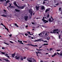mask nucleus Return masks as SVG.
<instances>
[{"instance_id":"20","label":"nucleus","mask_w":62,"mask_h":62,"mask_svg":"<svg viewBox=\"0 0 62 62\" xmlns=\"http://www.w3.org/2000/svg\"><path fill=\"white\" fill-rule=\"evenodd\" d=\"M60 55L62 56V51H61L60 54Z\"/></svg>"},{"instance_id":"38","label":"nucleus","mask_w":62,"mask_h":62,"mask_svg":"<svg viewBox=\"0 0 62 62\" xmlns=\"http://www.w3.org/2000/svg\"><path fill=\"white\" fill-rule=\"evenodd\" d=\"M7 56V57H8L9 58H10V57H9V56L8 55L7 56Z\"/></svg>"},{"instance_id":"64","label":"nucleus","mask_w":62,"mask_h":62,"mask_svg":"<svg viewBox=\"0 0 62 62\" xmlns=\"http://www.w3.org/2000/svg\"><path fill=\"white\" fill-rule=\"evenodd\" d=\"M60 3L61 4H62V2H61V1L60 2Z\"/></svg>"},{"instance_id":"7","label":"nucleus","mask_w":62,"mask_h":62,"mask_svg":"<svg viewBox=\"0 0 62 62\" xmlns=\"http://www.w3.org/2000/svg\"><path fill=\"white\" fill-rule=\"evenodd\" d=\"M41 39H38L37 40H35V42H36L37 41H43V40H41Z\"/></svg>"},{"instance_id":"34","label":"nucleus","mask_w":62,"mask_h":62,"mask_svg":"<svg viewBox=\"0 0 62 62\" xmlns=\"http://www.w3.org/2000/svg\"><path fill=\"white\" fill-rule=\"evenodd\" d=\"M6 2H5V3H4L3 4V5H4V6H6Z\"/></svg>"},{"instance_id":"43","label":"nucleus","mask_w":62,"mask_h":62,"mask_svg":"<svg viewBox=\"0 0 62 62\" xmlns=\"http://www.w3.org/2000/svg\"><path fill=\"white\" fill-rule=\"evenodd\" d=\"M5 55L7 56H8V54H5Z\"/></svg>"},{"instance_id":"2","label":"nucleus","mask_w":62,"mask_h":62,"mask_svg":"<svg viewBox=\"0 0 62 62\" xmlns=\"http://www.w3.org/2000/svg\"><path fill=\"white\" fill-rule=\"evenodd\" d=\"M15 59L18 60H19L20 58L21 60H22V61H23V57L21 56H19L18 57L17 56H16L15 57Z\"/></svg>"},{"instance_id":"13","label":"nucleus","mask_w":62,"mask_h":62,"mask_svg":"<svg viewBox=\"0 0 62 62\" xmlns=\"http://www.w3.org/2000/svg\"><path fill=\"white\" fill-rule=\"evenodd\" d=\"M48 11H50V10H49V9H47L45 11V12H47Z\"/></svg>"},{"instance_id":"31","label":"nucleus","mask_w":62,"mask_h":62,"mask_svg":"<svg viewBox=\"0 0 62 62\" xmlns=\"http://www.w3.org/2000/svg\"><path fill=\"white\" fill-rule=\"evenodd\" d=\"M2 16H4V17H7V16L6 15H2Z\"/></svg>"},{"instance_id":"36","label":"nucleus","mask_w":62,"mask_h":62,"mask_svg":"<svg viewBox=\"0 0 62 62\" xmlns=\"http://www.w3.org/2000/svg\"><path fill=\"white\" fill-rule=\"evenodd\" d=\"M45 0H44V1L43 2V4H45Z\"/></svg>"},{"instance_id":"61","label":"nucleus","mask_w":62,"mask_h":62,"mask_svg":"<svg viewBox=\"0 0 62 62\" xmlns=\"http://www.w3.org/2000/svg\"><path fill=\"white\" fill-rule=\"evenodd\" d=\"M49 54V53H46V54Z\"/></svg>"},{"instance_id":"47","label":"nucleus","mask_w":62,"mask_h":62,"mask_svg":"<svg viewBox=\"0 0 62 62\" xmlns=\"http://www.w3.org/2000/svg\"><path fill=\"white\" fill-rule=\"evenodd\" d=\"M25 35L26 36H27V34L26 33H25Z\"/></svg>"},{"instance_id":"21","label":"nucleus","mask_w":62,"mask_h":62,"mask_svg":"<svg viewBox=\"0 0 62 62\" xmlns=\"http://www.w3.org/2000/svg\"><path fill=\"white\" fill-rule=\"evenodd\" d=\"M45 35L46 37H47V35H48V32H46V33L45 34Z\"/></svg>"},{"instance_id":"39","label":"nucleus","mask_w":62,"mask_h":62,"mask_svg":"<svg viewBox=\"0 0 62 62\" xmlns=\"http://www.w3.org/2000/svg\"><path fill=\"white\" fill-rule=\"evenodd\" d=\"M61 51V50H56V51H57V52H58L59 51Z\"/></svg>"},{"instance_id":"19","label":"nucleus","mask_w":62,"mask_h":62,"mask_svg":"<svg viewBox=\"0 0 62 62\" xmlns=\"http://www.w3.org/2000/svg\"><path fill=\"white\" fill-rule=\"evenodd\" d=\"M39 36L40 37H42V34L41 33H40L39 34Z\"/></svg>"},{"instance_id":"9","label":"nucleus","mask_w":62,"mask_h":62,"mask_svg":"<svg viewBox=\"0 0 62 62\" xmlns=\"http://www.w3.org/2000/svg\"><path fill=\"white\" fill-rule=\"evenodd\" d=\"M14 4L16 6V7H18L19 6L17 5V4H16V1H14Z\"/></svg>"},{"instance_id":"42","label":"nucleus","mask_w":62,"mask_h":62,"mask_svg":"<svg viewBox=\"0 0 62 62\" xmlns=\"http://www.w3.org/2000/svg\"><path fill=\"white\" fill-rule=\"evenodd\" d=\"M45 44V45H48V44L47 43V44Z\"/></svg>"},{"instance_id":"27","label":"nucleus","mask_w":62,"mask_h":62,"mask_svg":"<svg viewBox=\"0 0 62 62\" xmlns=\"http://www.w3.org/2000/svg\"><path fill=\"white\" fill-rule=\"evenodd\" d=\"M14 24L15 26H17V27H18V25H17V24L16 23L15 24L14 23Z\"/></svg>"},{"instance_id":"49","label":"nucleus","mask_w":62,"mask_h":62,"mask_svg":"<svg viewBox=\"0 0 62 62\" xmlns=\"http://www.w3.org/2000/svg\"><path fill=\"white\" fill-rule=\"evenodd\" d=\"M10 42L11 43H13V42L11 41H10Z\"/></svg>"},{"instance_id":"45","label":"nucleus","mask_w":62,"mask_h":62,"mask_svg":"<svg viewBox=\"0 0 62 62\" xmlns=\"http://www.w3.org/2000/svg\"><path fill=\"white\" fill-rule=\"evenodd\" d=\"M61 8H60L59 9V11H61Z\"/></svg>"},{"instance_id":"6","label":"nucleus","mask_w":62,"mask_h":62,"mask_svg":"<svg viewBox=\"0 0 62 62\" xmlns=\"http://www.w3.org/2000/svg\"><path fill=\"white\" fill-rule=\"evenodd\" d=\"M29 12L30 14L31 15H32V13H33V12L32 11V10H31L30 9V10H29Z\"/></svg>"},{"instance_id":"58","label":"nucleus","mask_w":62,"mask_h":62,"mask_svg":"<svg viewBox=\"0 0 62 62\" xmlns=\"http://www.w3.org/2000/svg\"><path fill=\"white\" fill-rule=\"evenodd\" d=\"M23 42H25V43H26L27 42V41H23Z\"/></svg>"},{"instance_id":"56","label":"nucleus","mask_w":62,"mask_h":62,"mask_svg":"<svg viewBox=\"0 0 62 62\" xmlns=\"http://www.w3.org/2000/svg\"><path fill=\"white\" fill-rule=\"evenodd\" d=\"M60 35H59V39H61L60 37Z\"/></svg>"},{"instance_id":"48","label":"nucleus","mask_w":62,"mask_h":62,"mask_svg":"<svg viewBox=\"0 0 62 62\" xmlns=\"http://www.w3.org/2000/svg\"><path fill=\"white\" fill-rule=\"evenodd\" d=\"M31 23L32 24H35V23H34V22H32V23Z\"/></svg>"},{"instance_id":"28","label":"nucleus","mask_w":62,"mask_h":62,"mask_svg":"<svg viewBox=\"0 0 62 62\" xmlns=\"http://www.w3.org/2000/svg\"><path fill=\"white\" fill-rule=\"evenodd\" d=\"M28 5L29 8H31V5H29L28 4Z\"/></svg>"},{"instance_id":"16","label":"nucleus","mask_w":62,"mask_h":62,"mask_svg":"<svg viewBox=\"0 0 62 62\" xmlns=\"http://www.w3.org/2000/svg\"><path fill=\"white\" fill-rule=\"evenodd\" d=\"M20 42L19 43H20V44H23V43H22V41H20Z\"/></svg>"},{"instance_id":"54","label":"nucleus","mask_w":62,"mask_h":62,"mask_svg":"<svg viewBox=\"0 0 62 62\" xmlns=\"http://www.w3.org/2000/svg\"><path fill=\"white\" fill-rule=\"evenodd\" d=\"M26 58V57H24V59H25Z\"/></svg>"},{"instance_id":"24","label":"nucleus","mask_w":62,"mask_h":62,"mask_svg":"<svg viewBox=\"0 0 62 62\" xmlns=\"http://www.w3.org/2000/svg\"><path fill=\"white\" fill-rule=\"evenodd\" d=\"M53 50V49L52 48H50V49L49 51H51L52 50Z\"/></svg>"},{"instance_id":"51","label":"nucleus","mask_w":62,"mask_h":62,"mask_svg":"<svg viewBox=\"0 0 62 62\" xmlns=\"http://www.w3.org/2000/svg\"><path fill=\"white\" fill-rule=\"evenodd\" d=\"M38 53L39 54H41V53L40 52H39V51L38 52Z\"/></svg>"},{"instance_id":"62","label":"nucleus","mask_w":62,"mask_h":62,"mask_svg":"<svg viewBox=\"0 0 62 62\" xmlns=\"http://www.w3.org/2000/svg\"><path fill=\"white\" fill-rule=\"evenodd\" d=\"M42 50H42V49H39V51H41Z\"/></svg>"},{"instance_id":"41","label":"nucleus","mask_w":62,"mask_h":62,"mask_svg":"<svg viewBox=\"0 0 62 62\" xmlns=\"http://www.w3.org/2000/svg\"><path fill=\"white\" fill-rule=\"evenodd\" d=\"M54 3H56V2H57V1H56V0H54Z\"/></svg>"},{"instance_id":"4","label":"nucleus","mask_w":62,"mask_h":62,"mask_svg":"<svg viewBox=\"0 0 62 62\" xmlns=\"http://www.w3.org/2000/svg\"><path fill=\"white\" fill-rule=\"evenodd\" d=\"M53 32L54 33H55V32H57L56 33H57V34H58V32H59V31L57 29L54 30Z\"/></svg>"},{"instance_id":"57","label":"nucleus","mask_w":62,"mask_h":62,"mask_svg":"<svg viewBox=\"0 0 62 62\" xmlns=\"http://www.w3.org/2000/svg\"><path fill=\"white\" fill-rule=\"evenodd\" d=\"M1 25H3H3H3V24L2 23H1Z\"/></svg>"},{"instance_id":"8","label":"nucleus","mask_w":62,"mask_h":62,"mask_svg":"<svg viewBox=\"0 0 62 62\" xmlns=\"http://www.w3.org/2000/svg\"><path fill=\"white\" fill-rule=\"evenodd\" d=\"M18 8H20V9H23V8H24V6H23L22 7H18Z\"/></svg>"},{"instance_id":"30","label":"nucleus","mask_w":62,"mask_h":62,"mask_svg":"<svg viewBox=\"0 0 62 62\" xmlns=\"http://www.w3.org/2000/svg\"><path fill=\"white\" fill-rule=\"evenodd\" d=\"M4 43H5V44H6V45H9V44H7V43L5 42H4Z\"/></svg>"},{"instance_id":"35","label":"nucleus","mask_w":62,"mask_h":62,"mask_svg":"<svg viewBox=\"0 0 62 62\" xmlns=\"http://www.w3.org/2000/svg\"><path fill=\"white\" fill-rule=\"evenodd\" d=\"M50 38L49 37H48L47 38V40L49 39H50Z\"/></svg>"},{"instance_id":"5","label":"nucleus","mask_w":62,"mask_h":62,"mask_svg":"<svg viewBox=\"0 0 62 62\" xmlns=\"http://www.w3.org/2000/svg\"><path fill=\"white\" fill-rule=\"evenodd\" d=\"M28 16H24V19L26 21H27V19H28Z\"/></svg>"},{"instance_id":"59","label":"nucleus","mask_w":62,"mask_h":62,"mask_svg":"<svg viewBox=\"0 0 62 62\" xmlns=\"http://www.w3.org/2000/svg\"><path fill=\"white\" fill-rule=\"evenodd\" d=\"M42 46H40L39 48V49H40L41 48H42Z\"/></svg>"},{"instance_id":"14","label":"nucleus","mask_w":62,"mask_h":62,"mask_svg":"<svg viewBox=\"0 0 62 62\" xmlns=\"http://www.w3.org/2000/svg\"><path fill=\"white\" fill-rule=\"evenodd\" d=\"M12 56L13 57H14L15 56V53L12 54Z\"/></svg>"},{"instance_id":"18","label":"nucleus","mask_w":62,"mask_h":62,"mask_svg":"<svg viewBox=\"0 0 62 62\" xmlns=\"http://www.w3.org/2000/svg\"><path fill=\"white\" fill-rule=\"evenodd\" d=\"M48 21L49 22H52V20H51V18H50L48 20Z\"/></svg>"},{"instance_id":"32","label":"nucleus","mask_w":62,"mask_h":62,"mask_svg":"<svg viewBox=\"0 0 62 62\" xmlns=\"http://www.w3.org/2000/svg\"><path fill=\"white\" fill-rule=\"evenodd\" d=\"M0 53H1L2 54H5V53L4 52H0Z\"/></svg>"},{"instance_id":"37","label":"nucleus","mask_w":62,"mask_h":62,"mask_svg":"<svg viewBox=\"0 0 62 62\" xmlns=\"http://www.w3.org/2000/svg\"><path fill=\"white\" fill-rule=\"evenodd\" d=\"M44 42H47V43H48V41L46 40L44 41Z\"/></svg>"},{"instance_id":"40","label":"nucleus","mask_w":62,"mask_h":62,"mask_svg":"<svg viewBox=\"0 0 62 62\" xmlns=\"http://www.w3.org/2000/svg\"><path fill=\"white\" fill-rule=\"evenodd\" d=\"M33 46H34V47H38V45H35V46H34V45H33Z\"/></svg>"},{"instance_id":"22","label":"nucleus","mask_w":62,"mask_h":62,"mask_svg":"<svg viewBox=\"0 0 62 62\" xmlns=\"http://www.w3.org/2000/svg\"><path fill=\"white\" fill-rule=\"evenodd\" d=\"M42 26L43 27H45V28H47V26H46L45 25H42Z\"/></svg>"},{"instance_id":"53","label":"nucleus","mask_w":62,"mask_h":62,"mask_svg":"<svg viewBox=\"0 0 62 62\" xmlns=\"http://www.w3.org/2000/svg\"><path fill=\"white\" fill-rule=\"evenodd\" d=\"M57 54H58V55L59 54L60 55V53L59 54V53H58V52H57Z\"/></svg>"},{"instance_id":"1","label":"nucleus","mask_w":62,"mask_h":62,"mask_svg":"<svg viewBox=\"0 0 62 62\" xmlns=\"http://www.w3.org/2000/svg\"><path fill=\"white\" fill-rule=\"evenodd\" d=\"M27 60L29 62H36V60L32 58H28L27 59Z\"/></svg>"},{"instance_id":"44","label":"nucleus","mask_w":62,"mask_h":62,"mask_svg":"<svg viewBox=\"0 0 62 62\" xmlns=\"http://www.w3.org/2000/svg\"><path fill=\"white\" fill-rule=\"evenodd\" d=\"M27 33L29 34H30V32H29V31H27Z\"/></svg>"},{"instance_id":"23","label":"nucleus","mask_w":62,"mask_h":62,"mask_svg":"<svg viewBox=\"0 0 62 62\" xmlns=\"http://www.w3.org/2000/svg\"><path fill=\"white\" fill-rule=\"evenodd\" d=\"M49 16H50V15H49V14H48L47 16H46V18H48L49 17Z\"/></svg>"},{"instance_id":"55","label":"nucleus","mask_w":62,"mask_h":62,"mask_svg":"<svg viewBox=\"0 0 62 62\" xmlns=\"http://www.w3.org/2000/svg\"><path fill=\"white\" fill-rule=\"evenodd\" d=\"M52 34H53L54 33V32H50Z\"/></svg>"},{"instance_id":"46","label":"nucleus","mask_w":62,"mask_h":62,"mask_svg":"<svg viewBox=\"0 0 62 62\" xmlns=\"http://www.w3.org/2000/svg\"><path fill=\"white\" fill-rule=\"evenodd\" d=\"M5 47H2V49H5Z\"/></svg>"},{"instance_id":"11","label":"nucleus","mask_w":62,"mask_h":62,"mask_svg":"<svg viewBox=\"0 0 62 62\" xmlns=\"http://www.w3.org/2000/svg\"><path fill=\"white\" fill-rule=\"evenodd\" d=\"M45 9V7L44 6H43L41 7V9L42 10H43V9Z\"/></svg>"},{"instance_id":"26","label":"nucleus","mask_w":62,"mask_h":62,"mask_svg":"<svg viewBox=\"0 0 62 62\" xmlns=\"http://www.w3.org/2000/svg\"><path fill=\"white\" fill-rule=\"evenodd\" d=\"M10 6H9L7 8H9L11 7V4H9Z\"/></svg>"},{"instance_id":"25","label":"nucleus","mask_w":62,"mask_h":62,"mask_svg":"<svg viewBox=\"0 0 62 62\" xmlns=\"http://www.w3.org/2000/svg\"><path fill=\"white\" fill-rule=\"evenodd\" d=\"M9 1L8 0L6 2V4H7V3H8V2H9Z\"/></svg>"},{"instance_id":"63","label":"nucleus","mask_w":62,"mask_h":62,"mask_svg":"<svg viewBox=\"0 0 62 62\" xmlns=\"http://www.w3.org/2000/svg\"><path fill=\"white\" fill-rule=\"evenodd\" d=\"M40 62H43L42 61H40Z\"/></svg>"},{"instance_id":"29","label":"nucleus","mask_w":62,"mask_h":62,"mask_svg":"<svg viewBox=\"0 0 62 62\" xmlns=\"http://www.w3.org/2000/svg\"><path fill=\"white\" fill-rule=\"evenodd\" d=\"M35 53L37 54V55L38 56H39V55H38V53L37 52H35Z\"/></svg>"},{"instance_id":"50","label":"nucleus","mask_w":62,"mask_h":62,"mask_svg":"<svg viewBox=\"0 0 62 62\" xmlns=\"http://www.w3.org/2000/svg\"><path fill=\"white\" fill-rule=\"evenodd\" d=\"M3 11H4V12H6L7 11H6V10L4 9L3 10Z\"/></svg>"},{"instance_id":"17","label":"nucleus","mask_w":62,"mask_h":62,"mask_svg":"<svg viewBox=\"0 0 62 62\" xmlns=\"http://www.w3.org/2000/svg\"><path fill=\"white\" fill-rule=\"evenodd\" d=\"M56 55V53H54V55H52V57H54V56H55Z\"/></svg>"},{"instance_id":"33","label":"nucleus","mask_w":62,"mask_h":62,"mask_svg":"<svg viewBox=\"0 0 62 62\" xmlns=\"http://www.w3.org/2000/svg\"><path fill=\"white\" fill-rule=\"evenodd\" d=\"M6 0H0L1 2H3L4 1H6Z\"/></svg>"},{"instance_id":"52","label":"nucleus","mask_w":62,"mask_h":62,"mask_svg":"<svg viewBox=\"0 0 62 62\" xmlns=\"http://www.w3.org/2000/svg\"><path fill=\"white\" fill-rule=\"evenodd\" d=\"M12 36V35L11 34H10L9 35V37H11Z\"/></svg>"},{"instance_id":"12","label":"nucleus","mask_w":62,"mask_h":62,"mask_svg":"<svg viewBox=\"0 0 62 62\" xmlns=\"http://www.w3.org/2000/svg\"><path fill=\"white\" fill-rule=\"evenodd\" d=\"M27 45V46H33V45L32 44H28Z\"/></svg>"},{"instance_id":"60","label":"nucleus","mask_w":62,"mask_h":62,"mask_svg":"<svg viewBox=\"0 0 62 62\" xmlns=\"http://www.w3.org/2000/svg\"><path fill=\"white\" fill-rule=\"evenodd\" d=\"M58 4H59L58 3V4H56V5L57 6V5H58Z\"/></svg>"},{"instance_id":"3","label":"nucleus","mask_w":62,"mask_h":62,"mask_svg":"<svg viewBox=\"0 0 62 62\" xmlns=\"http://www.w3.org/2000/svg\"><path fill=\"white\" fill-rule=\"evenodd\" d=\"M45 18L46 19V17H43V19H42V21H43V23H48V21H46V20H45Z\"/></svg>"},{"instance_id":"15","label":"nucleus","mask_w":62,"mask_h":62,"mask_svg":"<svg viewBox=\"0 0 62 62\" xmlns=\"http://www.w3.org/2000/svg\"><path fill=\"white\" fill-rule=\"evenodd\" d=\"M15 10L16 11V12H20V10H17V9H15Z\"/></svg>"},{"instance_id":"10","label":"nucleus","mask_w":62,"mask_h":62,"mask_svg":"<svg viewBox=\"0 0 62 62\" xmlns=\"http://www.w3.org/2000/svg\"><path fill=\"white\" fill-rule=\"evenodd\" d=\"M36 10L38 11L39 9V6L38 7L37 6H36Z\"/></svg>"}]
</instances>
